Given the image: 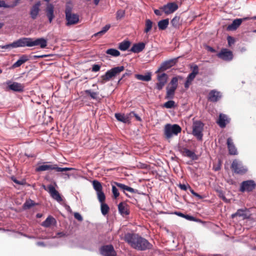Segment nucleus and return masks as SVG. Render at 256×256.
I'll return each instance as SVG.
<instances>
[{"label":"nucleus","instance_id":"f257e3e1","mask_svg":"<svg viewBox=\"0 0 256 256\" xmlns=\"http://www.w3.org/2000/svg\"><path fill=\"white\" fill-rule=\"evenodd\" d=\"M124 240L132 248L138 250L144 251L152 248V244L138 234L127 232L124 234Z\"/></svg>","mask_w":256,"mask_h":256},{"label":"nucleus","instance_id":"f03ea898","mask_svg":"<svg viewBox=\"0 0 256 256\" xmlns=\"http://www.w3.org/2000/svg\"><path fill=\"white\" fill-rule=\"evenodd\" d=\"M182 132L181 127L177 124H166L164 130V135L166 140L171 138L173 136H176Z\"/></svg>","mask_w":256,"mask_h":256},{"label":"nucleus","instance_id":"7ed1b4c3","mask_svg":"<svg viewBox=\"0 0 256 256\" xmlns=\"http://www.w3.org/2000/svg\"><path fill=\"white\" fill-rule=\"evenodd\" d=\"M124 66H120L113 68L108 70L104 74L101 76L100 83L104 84L110 80L111 79L118 75L121 72L124 71Z\"/></svg>","mask_w":256,"mask_h":256},{"label":"nucleus","instance_id":"20e7f679","mask_svg":"<svg viewBox=\"0 0 256 256\" xmlns=\"http://www.w3.org/2000/svg\"><path fill=\"white\" fill-rule=\"evenodd\" d=\"M32 47V38H22L12 43L4 46L3 48H16L18 47Z\"/></svg>","mask_w":256,"mask_h":256},{"label":"nucleus","instance_id":"39448f33","mask_svg":"<svg viewBox=\"0 0 256 256\" xmlns=\"http://www.w3.org/2000/svg\"><path fill=\"white\" fill-rule=\"evenodd\" d=\"M72 168H60L56 164H42L36 168V172H42L48 170H55L57 172H63L74 170Z\"/></svg>","mask_w":256,"mask_h":256},{"label":"nucleus","instance_id":"423d86ee","mask_svg":"<svg viewBox=\"0 0 256 256\" xmlns=\"http://www.w3.org/2000/svg\"><path fill=\"white\" fill-rule=\"evenodd\" d=\"M204 124L200 120L194 121L192 124V134L195 136L198 140H202V130L204 128Z\"/></svg>","mask_w":256,"mask_h":256},{"label":"nucleus","instance_id":"0eeeda50","mask_svg":"<svg viewBox=\"0 0 256 256\" xmlns=\"http://www.w3.org/2000/svg\"><path fill=\"white\" fill-rule=\"evenodd\" d=\"M43 187L44 190L48 192L50 196L53 199L58 202H60L62 201V198L60 194L52 185L50 184L47 187L45 186H43Z\"/></svg>","mask_w":256,"mask_h":256},{"label":"nucleus","instance_id":"6e6552de","mask_svg":"<svg viewBox=\"0 0 256 256\" xmlns=\"http://www.w3.org/2000/svg\"><path fill=\"white\" fill-rule=\"evenodd\" d=\"M256 187V184L253 180H248L241 183L240 190L241 192H250L254 190Z\"/></svg>","mask_w":256,"mask_h":256},{"label":"nucleus","instance_id":"1a4fd4ad","mask_svg":"<svg viewBox=\"0 0 256 256\" xmlns=\"http://www.w3.org/2000/svg\"><path fill=\"white\" fill-rule=\"evenodd\" d=\"M231 168L234 173L238 174H244L247 171V170L244 168L242 162L236 159L233 160L231 165Z\"/></svg>","mask_w":256,"mask_h":256},{"label":"nucleus","instance_id":"9d476101","mask_svg":"<svg viewBox=\"0 0 256 256\" xmlns=\"http://www.w3.org/2000/svg\"><path fill=\"white\" fill-rule=\"evenodd\" d=\"M41 2L38 1L34 4L30 8L29 14L32 20L37 18L40 12Z\"/></svg>","mask_w":256,"mask_h":256},{"label":"nucleus","instance_id":"9b49d317","mask_svg":"<svg viewBox=\"0 0 256 256\" xmlns=\"http://www.w3.org/2000/svg\"><path fill=\"white\" fill-rule=\"evenodd\" d=\"M217 56L224 60L230 61L233 58V53L227 48H222L220 52L217 54Z\"/></svg>","mask_w":256,"mask_h":256},{"label":"nucleus","instance_id":"f8f14e48","mask_svg":"<svg viewBox=\"0 0 256 256\" xmlns=\"http://www.w3.org/2000/svg\"><path fill=\"white\" fill-rule=\"evenodd\" d=\"M101 254L104 256H116V252L112 244L106 245L100 248Z\"/></svg>","mask_w":256,"mask_h":256},{"label":"nucleus","instance_id":"ddd939ff","mask_svg":"<svg viewBox=\"0 0 256 256\" xmlns=\"http://www.w3.org/2000/svg\"><path fill=\"white\" fill-rule=\"evenodd\" d=\"M66 26L76 24L78 23L80 18L79 16L76 14L72 13L66 16Z\"/></svg>","mask_w":256,"mask_h":256},{"label":"nucleus","instance_id":"4468645a","mask_svg":"<svg viewBox=\"0 0 256 256\" xmlns=\"http://www.w3.org/2000/svg\"><path fill=\"white\" fill-rule=\"evenodd\" d=\"M178 8V4L175 2H170L164 6L160 8L162 12L166 14H169L173 13Z\"/></svg>","mask_w":256,"mask_h":256},{"label":"nucleus","instance_id":"2eb2a0df","mask_svg":"<svg viewBox=\"0 0 256 256\" xmlns=\"http://www.w3.org/2000/svg\"><path fill=\"white\" fill-rule=\"evenodd\" d=\"M8 88L16 92H22L24 90V84L17 82H12L10 81L7 82Z\"/></svg>","mask_w":256,"mask_h":256},{"label":"nucleus","instance_id":"dca6fc26","mask_svg":"<svg viewBox=\"0 0 256 256\" xmlns=\"http://www.w3.org/2000/svg\"><path fill=\"white\" fill-rule=\"evenodd\" d=\"M168 78V75L165 73H162L158 76L157 79L158 82L156 83V86L158 90H160L162 89L167 82Z\"/></svg>","mask_w":256,"mask_h":256},{"label":"nucleus","instance_id":"f3484780","mask_svg":"<svg viewBox=\"0 0 256 256\" xmlns=\"http://www.w3.org/2000/svg\"><path fill=\"white\" fill-rule=\"evenodd\" d=\"M176 60H166L162 62L160 67L158 68V70L156 72V73L164 72L166 70L170 68L172 66H174L176 63Z\"/></svg>","mask_w":256,"mask_h":256},{"label":"nucleus","instance_id":"a211bd4d","mask_svg":"<svg viewBox=\"0 0 256 256\" xmlns=\"http://www.w3.org/2000/svg\"><path fill=\"white\" fill-rule=\"evenodd\" d=\"M54 7L52 4L48 3L46 4L45 12L50 23H51L55 17L54 14Z\"/></svg>","mask_w":256,"mask_h":256},{"label":"nucleus","instance_id":"6ab92c4d","mask_svg":"<svg viewBox=\"0 0 256 256\" xmlns=\"http://www.w3.org/2000/svg\"><path fill=\"white\" fill-rule=\"evenodd\" d=\"M222 94L220 92L216 90H210L208 94V101L216 102L221 98Z\"/></svg>","mask_w":256,"mask_h":256},{"label":"nucleus","instance_id":"aec40b11","mask_svg":"<svg viewBox=\"0 0 256 256\" xmlns=\"http://www.w3.org/2000/svg\"><path fill=\"white\" fill-rule=\"evenodd\" d=\"M248 19L249 18L248 17L244 18L235 19L230 24L227 26L226 30H235L240 26L243 21Z\"/></svg>","mask_w":256,"mask_h":256},{"label":"nucleus","instance_id":"412c9836","mask_svg":"<svg viewBox=\"0 0 256 256\" xmlns=\"http://www.w3.org/2000/svg\"><path fill=\"white\" fill-rule=\"evenodd\" d=\"M114 184L118 187L120 190H122L126 196H128L126 192H128L132 194H136L137 192V190L131 187L126 186L123 184L119 183L118 182H114Z\"/></svg>","mask_w":256,"mask_h":256},{"label":"nucleus","instance_id":"4be33fe9","mask_svg":"<svg viewBox=\"0 0 256 256\" xmlns=\"http://www.w3.org/2000/svg\"><path fill=\"white\" fill-rule=\"evenodd\" d=\"M226 144L230 154L237 155L238 154L237 149L231 138H228L227 139Z\"/></svg>","mask_w":256,"mask_h":256},{"label":"nucleus","instance_id":"5701e85b","mask_svg":"<svg viewBox=\"0 0 256 256\" xmlns=\"http://www.w3.org/2000/svg\"><path fill=\"white\" fill-rule=\"evenodd\" d=\"M47 40L44 38H38L34 40L32 38V46H40L42 48H44L47 46Z\"/></svg>","mask_w":256,"mask_h":256},{"label":"nucleus","instance_id":"b1692460","mask_svg":"<svg viewBox=\"0 0 256 256\" xmlns=\"http://www.w3.org/2000/svg\"><path fill=\"white\" fill-rule=\"evenodd\" d=\"M118 210L120 214L122 216H128L130 214L128 206L124 202H122L118 204Z\"/></svg>","mask_w":256,"mask_h":256},{"label":"nucleus","instance_id":"393cba45","mask_svg":"<svg viewBox=\"0 0 256 256\" xmlns=\"http://www.w3.org/2000/svg\"><path fill=\"white\" fill-rule=\"evenodd\" d=\"M242 218V219H246L248 218V210L246 208L238 209L236 212L232 214V218H234L236 216Z\"/></svg>","mask_w":256,"mask_h":256},{"label":"nucleus","instance_id":"a878e982","mask_svg":"<svg viewBox=\"0 0 256 256\" xmlns=\"http://www.w3.org/2000/svg\"><path fill=\"white\" fill-rule=\"evenodd\" d=\"M30 59V56L26 54L22 55L20 58L14 62L12 66V68L20 67L22 64L28 61Z\"/></svg>","mask_w":256,"mask_h":256},{"label":"nucleus","instance_id":"bb28decb","mask_svg":"<svg viewBox=\"0 0 256 256\" xmlns=\"http://www.w3.org/2000/svg\"><path fill=\"white\" fill-rule=\"evenodd\" d=\"M145 44L144 42H139L134 44L130 50V51L134 53H139L142 52L145 48Z\"/></svg>","mask_w":256,"mask_h":256},{"label":"nucleus","instance_id":"cd10ccee","mask_svg":"<svg viewBox=\"0 0 256 256\" xmlns=\"http://www.w3.org/2000/svg\"><path fill=\"white\" fill-rule=\"evenodd\" d=\"M216 122L220 128H224L226 127V124L229 122V121L226 114H220Z\"/></svg>","mask_w":256,"mask_h":256},{"label":"nucleus","instance_id":"c85d7f7f","mask_svg":"<svg viewBox=\"0 0 256 256\" xmlns=\"http://www.w3.org/2000/svg\"><path fill=\"white\" fill-rule=\"evenodd\" d=\"M135 78L138 80L144 82H149L152 80V74L150 72H148L144 76L140 74H135Z\"/></svg>","mask_w":256,"mask_h":256},{"label":"nucleus","instance_id":"c756f323","mask_svg":"<svg viewBox=\"0 0 256 256\" xmlns=\"http://www.w3.org/2000/svg\"><path fill=\"white\" fill-rule=\"evenodd\" d=\"M180 152L184 156H188L190 158H191L192 160L195 159V157H196V155L194 154V152H192V150H189L188 148H182L180 149Z\"/></svg>","mask_w":256,"mask_h":256},{"label":"nucleus","instance_id":"7c9ffc66","mask_svg":"<svg viewBox=\"0 0 256 256\" xmlns=\"http://www.w3.org/2000/svg\"><path fill=\"white\" fill-rule=\"evenodd\" d=\"M176 89L170 87L166 88V93L165 96L166 99H172L174 98Z\"/></svg>","mask_w":256,"mask_h":256},{"label":"nucleus","instance_id":"2f4dec72","mask_svg":"<svg viewBox=\"0 0 256 256\" xmlns=\"http://www.w3.org/2000/svg\"><path fill=\"white\" fill-rule=\"evenodd\" d=\"M169 24L168 19H164L163 20H161L158 22V28L160 30H166Z\"/></svg>","mask_w":256,"mask_h":256},{"label":"nucleus","instance_id":"473e14b6","mask_svg":"<svg viewBox=\"0 0 256 256\" xmlns=\"http://www.w3.org/2000/svg\"><path fill=\"white\" fill-rule=\"evenodd\" d=\"M34 200L28 199L26 200V202L24 204L22 208L24 210H28L30 208L32 207L37 205Z\"/></svg>","mask_w":256,"mask_h":256},{"label":"nucleus","instance_id":"72a5a7b5","mask_svg":"<svg viewBox=\"0 0 256 256\" xmlns=\"http://www.w3.org/2000/svg\"><path fill=\"white\" fill-rule=\"evenodd\" d=\"M182 78L180 76L172 78L170 83V84L172 85L170 87L176 90L178 86V80Z\"/></svg>","mask_w":256,"mask_h":256},{"label":"nucleus","instance_id":"f704fd0d","mask_svg":"<svg viewBox=\"0 0 256 256\" xmlns=\"http://www.w3.org/2000/svg\"><path fill=\"white\" fill-rule=\"evenodd\" d=\"M54 221H55V219L53 217L49 216L42 222V225L44 227L48 228Z\"/></svg>","mask_w":256,"mask_h":256},{"label":"nucleus","instance_id":"c9c22d12","mask_svg":"<svg viewBox=\"0 0 256 256\" xmlns=\"http://www.w3.org/2000/svg\"><path fill=\"white\" fill-rule=\"evenodd\" d=\"M92 186L94 190L98 192L102 191V187L101 183L97 180L92 181Z\"/></svg>","mask_w":256,"mask_h":256},{"label":"nucleus","instance_id":"e433bc0d","mask_svg":"<svg viewBox=\"0 0 256 256\" xmlns=\"http://www.w3.org/2000/svg\"><path fill=\"white\" fill-rule=\"evenodd\" d=\"M130 45V42L129 41H124L119 44L118 48L122 51L126 50L128 48Z\"/></svg>","mask_w":256,"mask_h":256},{"label":"nucleus","instance_id":"4c0bfd02","mask_svg":"<svg viewBox=\"0 0 256 256\" xmlns=\"http://www.w3.org/2000/svg\"><path fill=\"white\" fill-rule=\"evenodd\" d=\"M152 24H153V22L151 20H150L149 19L146 20L144 32L146 33L152 30Z\"/></svg>","mask_w":256,"mask_h":256},{"label":"nucleus","instance_id":"58836bf2","mask_svg":"<svg viewBox=\"0 0 256 256\" xmlns=\"http://www.w3.org/2000/svg\"><path fill=\"white\" fill-rule=\"evenodd\" d=\"M100 210L102 214L104 216H106L108 214L110 210V208L104 202L101 203Z\"/></svg>","mask_w":256,"mask_h":256},{"label":"nucleus","instance_id":"ea45409f","mask_svg":"<svg viewBox=\"0 0 256 256\" xmlns=\"http://www.w3.org/2000/svg\"><path fill=\"white\" fill-rule=\"evenodd\" d=\"M106 52L108 54L116 57L118 56L120 54V52L118 50L114 48H109L106 50Z\"/></svg>","mask_w":256,"mask_h":256},{"label":"nucleus","instance_id":"a19ab883","mask_svg":"<svg viewBox=\"0 0 256 256\" xmlns=\"http://www.w3.org/2000/svg\"><path fill=\"white\" fill-rule=\"evenodd\" d=\"M86 94L89 95L90 98L94 100H97L98 98V92H92L90 90H87L84 91Z\"/></svg>","mask_w":256,"mask_h":256},{"label":"nucleus","instance_id":"79ce46f5","mask_svg":"<svg viewBox=\"0 0 256 256\" xmlns=\"http://www.w3.org/2000/svg\"><path fill=\"white\" fill-rule=\"evenodd\" d=\"M194 78L195 77L193 76H192L190 74L188 75L186 78V80L184 83V88H186L187 89L189 88L192 82L194 80Z\"/></svg>","mask_w":256,"mask_h":256},{"label":"nucleus","instance_id":"37998d69","mask_svg":"<svg viewBox=\"0 0 256 256\" xmlns=\"http://www.w3.org/2000/svg\"><path fill=\"white\" fill-rule=\"evenodd\" d=\"M115 117L120 122L126 123L128 121V118L124 114L120 113L115 114Z\"/></svg>","mask_w":256,"mask_h":256},{"label":"nucleus","instance_id":"c03bdc74","mask_svg":"<svg viewBox=\"0 0 256 256\" xmlns=\"http://www.w3.org/2000/svg\"><path fill=\"white\" fill-rule=\"evenodd\" d=\"M110 24H106L102 28V30L96 33L94 35L96 36H102L104 34L110 29Z\"/></svg>","mask_w":256,"mask_h":256},{"label":"nucleus","instance_id":"a18cd8bd","mask_svg":"<svg viewBox=\"0 0 256 256\" xmlns=\"http://www.w3.org/2000/svg\"><path fill=\"white\" fill-rule=\"evenodd\" d=\"M180 19L179 16H174L171 20L172 25L174 28H178L180 25Z\"/></svg>","mask_w":256,"mask_h":256},{"label":"nucleus","instance_id":"49530a36","mask_svg":"<svg viewBox=\"0 0 256 256\" xmlns=\"http://www.w3.org/2000/svg\"><path fill=\"white\" fill-rule=\"evenodd\" d=\"M98 198L99 202L101 203L104 202L106 200V196L102 191L96 192Z\"/></svg>","mask_w":256,"mask_h":256},{"label":"nucleus","instance_id":"de8ad7c7","mask_svg":"<svg viewBox=\"0 0 256 256\" xmlns=\"http://www.w3.org/2000/svg\"><path fill=\"white\" fill-rule=\"evenodd\" d=\"M164 106L166 108H172L175 106V102L172 100H168L164 104Z\"/></svg>","mask_w":256,"mask_h":256},{"label":"nucleus","instance_id":"09e8293b","mask_svg":"<svg viewBox=\"0 0 256 256\" xmlns=\"http://www.w3.org/2000/svg\"><path fill=\"white\" fill-rule=\"evenodd\" d=\"M125 14L124 10H119L117 11L116 14V18L117 20H120L124 17Z\"/></svg>","mask_w":256,"mask_h":256},{"label":"nucleus","instance_id":"8fccbe9b","mask_svg":"<svg viewBox=\"0 0 256 256\" xmlns=\"http://www.w3.org/2000/svg\"><path fill=\"white\" fill-rule=\"evenodd\" d=\"M116 186H112V192L113 194V196L114 198H116L120 195V194L118 191V189L116 187Z\"/></svg>","mask_w":256,"mask_h":256},{"label":"nucleus","instance_id":"3c124183","mask_svg":"<svg viewBox=\"0 0 256 256\" xmlns=\"http://www.w3.org/2000/svg\"><path fill=\"white\" fill-rule=\"evenodd\" d=\"M192 72L190 74L192 76H193L195 77L198 74V68L197 65H194L192 68Z\"/></svg>","mask_w":256,"mask_h":256},{"label":"nucleus","instance_id":"603ef678","mask_svg":"<svg viewBox=\"0 0 256 256\" xmlns=\"http://www.w3.org/2000/svg\"><path fill=\"white\" fill-rule=\"evenodd\" d=\"M218 196L226 202H230V200L226 198L222 190L218 191Z\"/></svg>","mask_w":256,"mask_h":256},{"label":"nucleus","instance_id":"864d4df0","mask_svg":"<svg viewBox=\"0 0 256 256\" xmlns=\"http://www.w3.org/2000/svg\"><path fill=\"white\" fill-rule=\"evenodd\" d=\"M16 5V3L10 6L6 4L4 0H0V8H14V6Z\"/></svg>","mask_w":256,"mask_h":256},{"label":"nucleus","instance_id":"5fc2aeb1","mask_svg":"<svg viewBox=\"0 0 256 256\" xmlns=\"http://www.w3.org/2000/svg\"><path fill=\"white\" fill-rule=\"evenodd\" d=\"M184 218L186 220H190V221L197 222L198 220V219L196 218L195 217L192 216L188 215V214H184Z\"/></svg>","mask_w":256,"mask_h":256},{"label":"nucleus","instance_id":"6e6d98bb","mask_svg":"<svg viewBox=\"0 0 256 256\" xmlns=\"http://www.w3.org/2000/svg\"><path fill=\"white\" fill-rule=\"evenodd\" d=\"M227 40L228 42V46L230 47L231 46L234 44V43L235 42V39L231 36H228L227 37Z\"/></svg>","mask_w":256,"mask_h":256},{"label":"nucleus","instance_id":"4d7b16f0","mask_svg":"<svg viewBox=\"0 0 256 256\" xmlns=\"http://www.w3.org/2000/svg\"><path fill=\"white\" fill-rule=\"evenodd\" d=\"M188 188L189 189V190H190V192H191V193L195 196L198 198L199 199H202V196H201L200 195L198 194L190 186V185H188Z\"/></svg>","mask_w":256,"mask_h":256},{"label":"nucleus","instance_id":"13d9d810","mask_svg":"<svg viewBox=\"0 0 256 256\" xmlns=\"http://www.w3.org/2000/svg\"><path fill=\"white\" fill-rule=\"evenodd\" d=\"M72 8L71 6L68 5V4H66V10H65V14H66H66H72Z\"/></svg>","mask_w":256,"mask_h":256},{"label":"nucleus","instance_id":"bf43d9fd","mask_svg":"<svg viewBox=\"0 0 256 256\" xmlns=\"http://www.w3.org/2000/svg\"><path fill=\"white\" fill-rule=\"evenodd\" d=\"M100 66L99 64H94L92 66V70L93 72H97L100 70Z\"/></svg>","mask_w":256,"mask_h":256},{"label":"nucleus","instance_id":"052dcab7","mask_svg":"<svg viewBox=\"0 0 256 256\" xmlns=\"http://www.w3.org/2000/svg\"><path fill=\"white\" fill-rule=\"evenodd\" d=\"M130 116H134L136 118L138 121L141 122L142 119L136 114L134 112H132L130 114Z\"/></svg>","mask_w":256,"mask_h":256},{"label":"nucleus","instance_id":"680f3d73","mask_svg":"<svg viewBox=\"0 0 256 256\" xmlns=\"http://www.w3.org/2000/svg\"><path fill=\"white\" fill-rule=\"evenodd\" d=\"M74 217L80 222H82L83 220L82 216L78 212L74 213Z\"/></svg>","mask_w":256,"mask_h":256},{"label":"nucleus","instance_id":"e2e57ef3","mask_svg":"<svg viewBox=\"0 0 256 256\" xmlns=\"http://www.w3.org/2000/svg\"><path fill=\"white\" fill-rule=\"evenodd\" d=\"M188 185H186L184 184H179L178 186L182 190H186L188 188Z\"/></svg>","mask_w":256,"mask_h":256},{"label":"nucleus","instance_id":"0e129e2a","mask_svg":"<svg viewBox=\"0 0 256 256\" xmlns=\"http://www.w3.org/2000/svg\"><path fill=\"white\" fill-rule=\"evenodd\" d=\"M12 180L15 182L16 184H20V185H22L24 184V182L22 181H19L18 180H17L14 177H12Z\"/></svg>","mask_w":256,"mask_h":256},{"label":"nucleus","instance_id":"69168bd1","mask_svg":"<svg viewBox=\"0 0 256 256\" xmlns=\"http://www.w3.org/2000/svg\"><path fill=\"white\" fill-rule=\"evenodd\" d=\"M130 72H126L124 73L122 77L119 80V81L118 82H120L124 78H125L126 76H129L130 75Z\"/></svg>","mask_w":256,"mask_h":256},{"label":"nucleus","instance_id":"338daca9","mask_svg":"<svg viewBox=\"0 0 256 256\" xmlns=\"http://www.w3.org/2000/svg\"><path fill=\"white\" fill-rule=\"evenodd\" d=\"M154 12L157 16H161L162 15V12L159 10H154Z\"/></svg>","mask_w":256,"mask_h":256},{"label":"nucleus","instance_id":"774afa93","mask_svg":"<svg viewBox=\"0 0 256 256\" xmlns=\"http://www.w3.org/2000/svg\"><path fill=\"white\" fill-rule=\"evenodd\" d=\"M174 214L176 215H177V216H179L182 217V218H184V214H182V213L180 212H174Z\"/></svg>","mask_w":256,"mask_h":256}]
</instances>
